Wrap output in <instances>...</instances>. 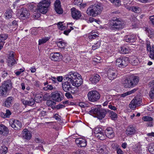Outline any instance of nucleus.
I'll return each mask as SVG.
<instances>
[{
  "mask_svg": "<svg viewBox=\"0 0 154 154\" xmlns=\"http://www.w3.org/2000/svg\"><path fill=\"white\" fill-rule=\"evenodd\" d=\"M128 63V58L127 57L119 58L116 61V65L119 67H125Z\"/></svg>",
  "mask_w": 154,
  "mask_h": 154,
  "instance_id": "obj_7",
  "label": "nucleus"
},
{
  "mask_svg": "<svg viewBox=\"0 0 154 154\" xmlns=\"http://www.w3.org/2000/svg\"><path fill=\"white\" fill-rule=\"evenodd\" d=\"M98 34L96 32H91L89 35V39L92 40L93 39L97 38L98 37Z\"/></svg>",
  "mask_w": 154,
  "mask_h": 154,
  "instance_id": "obj_32",
  "label": "nucleus"
},
{
  "mask_svg": "<svg viewBox=\"0 0 154 154\" xmlns=\"http://www.w3.org/2000/svg\"><path fill=\"white\" fill-rule=\"evenodd\" d=\"M136 90H137L136 89H134L128 92L121 94L120 95V96L122 97H125L127 95H130L131 94L134 93L136 91Z\"/></svg>",
  "mask_w": 154,
  "mask_h": 154,
  "instance_id": "obj_36",
  "label": "nucleus"
},
{
  "mask_svg": "<svg viewBox=\"0 0 154 154\" xmlns=\"http://www.w3.org/2000/svg\"><path fill=\"white\" fill-rule=\"evenodd\" d=\"M149 35L150 38H152L154 36V30L151 29L147 30Z\"/></svg>",
  "mask_w": 154,
  "mask_h": 154,
  "instance_id": "obj_51",
  "label": "nucleus"
},
{
  "mask_svg": "<svg viewBox=\"0 0 154 154\" xmlns=\"http://www.w3.org/2000/svg\"><path fill=\"white\" fill-rule=\"evenodd\" d=\"M14 52L12 51L9 52L7 60L8 65L9 66H13L16 63V61L14 57Z\"/></svg>",
  "mask_w": 154,
  "mask_h": 154,
  "instance_id": "obj_10",
  "label": "nucleus"
},
{
  "mask_svg": "<svg viewBox=\"0 0 154 154\" xmlns=\"http://www.w3.org/2000/svg\"><path fill=\"white\" fill-rule=\"evenodd\" d=\"M50 80H51V82L54 84H58V83L57 82V79L55 77H51V78H49Z\"/></svg>",
  "mask_w": 154,
  "mask_h": 154,
  "instance_id": "obj_55",
  "label": "nucleus"
},
{
  "mask_svg": "<svg viewBox=\"0 0 154 154\" xmlns=\"http://www.w3.org/2000/svg\"><path fill=\"white\" fill-rule=\"evenodd\" d=\"M71 15L74 19H79L82 16L81 12L75 8H73L71 9Z\"/></svg>",
  "mask_w": 154,
  "mask_h": 154,
  "instance_id": "obj_11",
  "label": "nucleus"
},
{
  "mask_svg": "<svg viewBox=\"0 0 154 154\" xmlns=\"http://www.w3.org/2000/svg\"><path fill=\"white\" fill-rule=\"evenodd\" d=\"M111 21L110 24L112 28L119 29H122L124 27L123 21L120 19L114 18Z\"/></svg>",
  "mask_w": 154,
  "mask_h": 154,
  "instance_id": "obj_6",
  "label": "nucleus"
},
{
  "mask_svg": "<svg viewBox=\"0 0 154 154\" xmlns=\"http://www.w3.org/2000/svg\"><path fill=\"white\" fill-rule=\"evenodd\" d=\"M71 84L70 82L66 80L65 82L62 83V88L63 90L65 92H67L71 90H72V88Z\"/></svg>",
  "mask_w": 154,
  "mask_h": 154,
  "instance_id": "obj_13",
  "label": "nucleus"
},
{
  "mask_svg": "<svg viewBox=\"0 0 154 154\" xmlns=\"http://www.w3.org/2000/svg\"><path fill=\"white\" fill-rule=\"evenodd\" d=\"M12 11L11 9H8L5 12V17L7 19H10L12 17Z\"/></svg>",
  "mask_w": 154,
  "mask_h": 154,
  "instance_id": "obj_35",
  "label": "nucleus"
},
{
  "mask_svg": "<svg viewBox=\"0 0 154 154\" xmlns=\"http://www.w3.org/2000/svg\"><path fill=\"white\" fill-rule=\"evenodd\" d=\"M148 150L150 153L154 154V144L152 145H150L149 146Z\"/></svg>",
  "mask_w": 154,
  "mask_h": 154,
  "instance_id": "obj_56",
  "label": "nucleus"
},
{
  "mask_svg": "<svg viewBox=\"0 0 154 154\" xmlns=\"http://www.w3.org/2000/svg\"><path fill=\"white\" fill-rule=\"evenodd\" d=\"M11 126L15 130L20 129L22 127L21 123L18 120H15L10 122Z\"/></svg>",
  "mask_w": 154,
  "mask_h": 154,
  "instance_id": "obj_12",
  "label": "nucleus"
},
{
  "mask_svg": "<svg viewBox=\"0 0 154 154\" xmlns=\"http://www.w3.org/2000/svg\"><path fill=\"white\" fill-rule=\"evenodd\" d=\"M14 98L12 97L7 98L4 103V105L7 107H10L11 105V102L13 100Z\"/></svg>",
  "mask_w": 154,
  "mask_h": 154,
  "instance_id": "obj_26",
  "label": "nucleus"
},
{
  "mask_svg": "<svg viewBox=\"0 0 154 154\" xmlns=\"http://www.w3.org/2000/svg\"><path fill=\"white\" fill-rule=\"evenodd\" d=\"M131 63L133 65L136 66L139 63V60L137 58H134L131 59L130 60Z\"/></svg>",
  "mask_w": 154,
  "mask_h": 154,
  "instance_id": "obj_41",
  "label": "nucleus"
},
{
  "mask_svg": "<svg viewBox=\"0 0 154 154\" xmlns=\"http://www.w3.org/2000/svg\"><path fill=\"white\" fill-rule=\"evenodd\" d=\"M102 129L101 128L99 127H97L94 129V131L95 136L97 135L99 133H101L102 131Z\"/></svg>",
  "mask_w": 154,
  "mask_h": 154,
  "instance_id": "obj_39",
  "label": "nucleus"
},
{
  "mask_svg": "<svg viewBox=\"0 0 154 154\" xmlns=\"http://www.w3.org/2000/svg\"><path fill=\"white\" fill-rule=\"evenodd\" d=\"M100 109L99 108H95L92 109L89 112L91 115H95L97 116V114L98 113Z\"/></svg>",
  "mask_w": 154,
  "mask_h": 154,
  "instance_id": "obj_37",
  "label": "nucleus"
},
{
  "mask_svg": "<svg viewBox=\"0 0 154 154\" xmlns=\"http://www.w3.org/2000/svg\"><path fill=\"white\" fill-rule=\"evenodd\" d=\"M35 141L36 143H44V141L43 140L39 138H35Z\"/></svg>",
  "mask_w": 154,
  "mask_h": 154,
  "instance_id": "obj_60",
  "label": "nucleus"
},
{
  "mask_svg": "<svg viewBox=\"0 0 154 154\" xmlns=\"http://www.w3.org/2000/svg\"><path fill=\"white\" fill-rule=\"evenodd\" d=\"M50 57L52 60L56 61L59 59L60 55L59 52L51 53L50 54Z\"/></svg>",
  "mask_w": 154,
  "mask_h": 154,
  "instance_id": "obj_28",
  "label": "nucleus"
},
{
  "mask_svg": "<svg viewBox=\"0 0 154 154\" xmlns=\"http://www.w3.org/2000/svg\"><path fill=\"white\" fill-rule=\"evenodd\" d=\"M131 21L132 22V26H133V28H136L137 25V23L138 22V20H137L136 18L134 16V15L133 16H131V17L130 18Z\"/></svg>",
  "mask_w": 154,
  "mask_h": 154,
  "instance_id": "obj_30",
  "label": "nucleus"
},
{
  "mask_svg": "<svg viewBox=\"0 0 154 154\" xmlns=\"http://www.w3.org/2000/svg\"><path fill=\"white\" fill-rule=\"evenodd\" d=\"M24 71V69H20L19 70L15 72V74L17 75H19L22 72H23Z\"/></svg>",
  "mask_w": 154,
  "mask_h": 154,
  "instance_id": "obj_62",
  "label": "nucleus"
},
{
  "mask_svg": "<svg viewBox=\"0 0 154 154\" xmlns=\"http://www.w3.org/2000/svg\"><path fill=\"white\" fill-rule=\"evenodd\" d=\"M117 70L115 68H110L107 72V76L109 79L112 80L116 78L118 75Z\"/></svg>",
  "mask_w": 154,
  "mask_h": 154,
  "instance_id": "obj_8",
  "label": "nucleus"
},
{
  "mask_svg": "<svg viewBox=\"0 0 154 154\" xmlns=\"http://www.w3.org/2000/svg\"><path fill=\"white\" fill-rule=\"evenodd\" d=\"M132 2V0H124L123 3L124 5H130Z\"/></svg>",
  "mask_w": 154,
  "mask_h": 154,
  "instance_id": "obj_61",
  "label": "nucleus"
},
{
  "mask_svg": "<svg viewBox=\"0 0 154 154\" xmlns=\"http://www.w3.org/2000/svg\"><path fill=\"white\" fill-rule=\"evenodd\" d=\"M136 132L135 126L131 125L127 128L126 134L128 135H132L134 134Z\"/></svg>",
  "mask_w": 154,
  "mask_h": 154,
  "instance_id": "obj_20",
  "label": "nucleus"
},
{
  "mask_svg": "<svg viewBox=\"0 0 154 154\" xmlns=\"http://www.w3.org/2000/svg\"><path fill=\"white\" fill-rule=\"evenodd\" d=\"M50 38V37H47L39 39L38 40V45H41L46 43L49 39Z\"/></svg>",
  "mask_w": 154,
  "mask_h": 154,
  "instance_id": "obj_40",
  "label": "nucleus"
},
{
  "mask_svg": "<svg viewBox=\"0 0 154 154\" xmlns=\"http://www.w3.org/2000/svg\"><path fill=\"white\" fill-rule=\"evenodd\" d=\"M142 120L145 121L149 122L152 121V118L150 116H144L142 118Z\"/></svg>",
  "mask_w": 154,
  "mask_h": 154,
  "instance_id": "obj_46",
  "label": "nucleus"
},
{
  "mask_svg": "<svg viewBox=\"0 0 154 154\" xmlns=\"http://www.w3.org/2000/svg\"><path fill=\"white\" fill-rule=\"evenodd\" d=\"M104 149L103 147H99L97 149V152L103 154L104 152Z\"/></svg>",
  "mask_w": 154,
  "mask_h": 154,
  "instance_id": "obj_59",
  "label": "nucleus"
},
{
  "mask_svg": "<svg viewBox=\"0 0 154 154\" xmlns=\"http://www.w3.org/2000/svg\"><path fill=\"white\" fill-rule=\"evenodd\" d=\"M21 101L25 105L32 106L35 103V100L33 99H31L29 100H27L23 99H21Z\"/></svg>",
  "mask_w": 154,
  "mask_h": 154,
  "instance_id": "obj_27",
  "label": "nucleus"
},
{
  "mask_svg": "<svg viewBox=\"0 0 154 154\" xmlns=\"http://www.w3.org/2000/svg\"><path fill=\"white\" fill-rule=\"evenodd\" d=\"M120 51L121 53L127 54L130 52L131 49L128 47H121Z\"/></svg>",
  "mask_w": 154,
  "mask_h": 154,
  "instance_id": "obj_31",
  "label": "nucleus"
},
{
  "mask_svg": "<svg viewBox=\"0 0 154 154\" xmlns=\"http://www.w3.org/2000/svg\"><path fill=\"white\" fill-rule=\"evenodd\" d=\"M105 133L106 136L109 138H112L114 137V133L112 128H107L105 131Z\"/></svg>",
  "mask_w": 154,
  "mask_h": 154,
  "instance_id": "obj_18",
  "label": "nucleus"
},
{
  "mask_svg": "<svg viewBox=\"0 0 154 154\" xmlns=\"http://www.w3.org/2000/svg\"><path fill=\"white\" fill-rule=\"evenodd\" d=\"M8 133V130L7 127L3 125H0V134L4 135H7Z\"/></svg>",
  "mask_w": 154,
  "mask_h": 154,
  "instance_id": "obj_25",
  "label": "nucleus"
},
{
  "mask_svg": "<svg viewBox=\"0 0 154 154\" xmlns=\"http://www.w3.org/2000/svg\"><path fill=\"white\" fill-rule=\"evenodd\" d=\"M57 46L62 48H63L66 46V44L63 40L57 41Z\"/></svg>",
  "mask_w": 154,
  "mask_h": 154,
  "instance_id": "obj_33",
  "label": "nucleus"
},
{
  "mask_svg": "<svg viewBox=\"0 0 154 154\" xmlns=\"http://www.w3.org/2000/svg\"><path fill=\"white\" fill-rule=\"evenodd\" d=\"M96 137L101 140H103L105 138V136L104 134L102 132L101 133H99L97 135L95 136Z\"/></svg>",
  "mask_w": 154,
  "mask_h": 154,
  "instance_id": "obj_44",
  "label": "nucleus"
},
{
  "mask_svg": "<svg viewBox=\"0 0 154 154\" xmlns=\"http://www.w3.org/2000/svg\"><path fill=\"white\" fill-rule=\"evenodd\" d=\"M95 9L94 6L89 7L88 8L86 11V13L88 15L92 16L93 17H95L97 16L96 12L95 11Z\"/></svg>",
  "mask_w": 154,
  "mask_h": 154,
  "instance_id": "obj_23",
  "label": "nucleus"
},
{
  "mask_svg": "<svg viewBox=\"0 0 154 154\" xmlns=\"http://www.w3.org/2000/svg\"><path fill=\"white\" fill-rule=\"evenodd\" d=\"M40 17V14L38 13H34L33 15V18L35 19H37Z\"/></svg>",
  "mask_w": 154,
  "mask_h": 154,
  "instance_id": "obj_57",
  "label": "nucleus"
},
{
  "mask_svg": "<svg viewBox=\"0 0 154 154\" xmlns=\"http://www.w3.org/2000/svg\"><path fill=\"white\" fill-rule=\"evenodd\" d=\"M75 142L78 146L81 147H85L87 144L86 140L82 138H78L75 140Z\"/></svg>",
  "mask_w": 154,
  "mask_h": 154,
  "instance_id": "obj_19",
  "label": "nucleus"
},
{
  "mask_svg": "<svg viewBox=\"0 0 154 154\" xmlns=\"http://www.w3.org/2000/svg\"><path fill=\"white\" fill-rule=\"evenodd\" d=\"M149 19L152 24L154 25V15L150 16Z\"/></svg>",
  "mask_w": 154,
  "mask_h": 154,
  "instance_id": "obj_64",
  "label": "nucleus"
},
{
  "mask_svg": "<svg viewBox=\"0 0 154 154\" xmlns=\"http://www.w3.org/2000/svg\"><path fill=\"white\" fill-rule=\"evenodd\" d=\"M46 104L48 106H55L56 103L52 100H48Z\"/></svg>",
  "mask_w": 154,
  "mask_h": 154,
  "instance_id": "obj_53",
  "label": "nucleus"
},
{
  "mask_svg": "<svg viewBox=\"0 0 154 154\" xmlns=\"http://www.w3.org/2000/svg\"><path fill=\"white\" fill-rule=\"evenodd\" d=\"M125 41L128 42H133L135 41V35L132 34L128 35L125 36Z\"/></svg>",
  "mask_w": 154,
  "mask_h": 154,
  "instance_id": "obj_24",
  "label": "nucleus"
},
{
  "mask_svg": "<svg viewBox=\"0 0 154 154\" xmlns=\"http://www.w3.org/2000/svg\"><path fill=\"white\" fill-rule=\"evenodd\" d=\"M133 100H134L137 106H140L142 102V99L139 97H136Z\"/></svg>",
  "mask_w": 154,
  "mask_h": 154,
  "instance_id": "obj_45",
  "label": "nucleus"
},
{
  "mask_svg": "<svg viewBox=\"0 0 154 154\" xmlns=\"http://www.w3.org/2000/svg\"><path fill=\"white\" fill-rule=\"evenodd\" d=\"M51 3L50 0H42L37 5V9L42 14H46Z\"/></svg>",
  "mask_w": 154,
  "mask_h": 154,
  "instance_id": "obj_3",
  "label": "nucleus"
},
{
  "mask_svg": "<svg viewBox=\"0 0 154 154\" xmlns=\"http://www.w3.org/2000/svg\"><path fill=\"white\" fill-rule=\"evenodd\" d=\"M131 11L135 13H138L141 11V9L140 8L137 7L133 6L132 7Z\"/></svg>",
  "mask_w": 154,
  "mask_h": 154,
  "instance_id": "obj_42",
  "label": "nucleus"
},
{
  "mask_svg": "<svg viewBox=\"0 0 154 154\" xmlns=\"http://www.w3.org/2000/svg\"><path fill=\"white\" fill-rule=\"evenodd\" d=\"M149 95L150 98L152 99L154 97V88H151L149 93Z\"/></svg>",
  "mask_w": 154,
  "mask_h": 154,
  "instance_id": "obj_49",
  "label": "nucleus"
},
{
  "mask_svg": "<svg viewBox=\"0 0 154 154\" xmlns=\"http://www.w3.org/2000/svg\"><path fill=\"white\" fill-rule=\"evenodd\" d=\"M94 6L95 9V11L97 16L101 14L103 10L102 5L100 3H99L94 5Z\"/></svg>",
  "mask_w": 154,
  "mask_h": 154,
  "instance_id": "obj_21",
  "label": "nucleus"
},
{
  "mask_svg": "<svg viewBox=\"0 0 154 154\" xmlns=\"http://www.w3.org/2000/svg\"><path fill=\"white\" fill-rule=\"evenodd\" d=\"M139 79L136 76H131L125 79L122 84L125 88H132L136 85L138 82Z\"/></svg>",
  "mask_w": 154,
  "mask_h": 154,
  "instance_id": "obj_2",
  "label": "nucleus"
},
{
  "mask_svg": "<svg viewBox=\"0 0 154 154\" xmlns=\"http://www.w3.org/2000/svg\"><path fill=\"white\" fill-rule=\"evenodd\" d=\"M8 38V35L6 34L0 35V42H3V41L5 40Z\"/></svg>",
  "mask_w": 154,
  "mask_h": 154,
  "instance_id": "obj_50",
  "label": "nucleus"
},
{
  "mask_svg": "<svg viewBox=\"0 0 154 154\" xmlns=\"http://www.w3.org/2000/svg\"><path fill=\"white\" fill-rule=\"evenodd\" d=\"M100 45V42H98L97 43L95 44L92 46V49L95 50L99 48Z\"/></svg>",
  "mask_w": 154,
  "mask_h": 154,
  "instance_id": "obj_52",
  "label": "nucleus"
},
{
  "mask_svg": "<svg viewBox=\"0 0 154 154\" xmlns=\"http://www.w3.org/2000/svg\"><path fill=\"white\" fill-rule=\"evenodd\" d=\"M146 50L149 52V57L154 60V45H151L150 42H147L146 44Z\"/></svg>",
  "mask_w": 154,
  "mask_h": 154,
  "instance_id": "obj_9",
  "label": "nucleus"
},
{
  "mask_svg": "<svg viewBox=\"0 0 154 154\" xmlns=\"http://www.w3.org/2000/svg\"><path fill=\"white\" fill-rule=\"evenodd\" d=\"M109 115L110 117L112 120L115 119L117 117V114L112 111H110L109 113Z\"/></svg>",
  "mask_w": 154,
  "mask_h": 154,
  "instance_id": "obj_47",
  "label": "nucleus"
},
{
  "mask_svg": "<svg viewBox=\"0 0 154 154\" xmlns=\"http://www.w3.org/2000/svg\"><path fill=\"white\" fill-rule=\"evenodd\" d=\"M54 5L55 9L56 12L59 14H62L63 11L61 8L60 2L58 0L56 1Z\"/></svg>",
  "mask_w": 154,
  "mask_h": 154,
  "instance_id": "obj_15",
  "label": "nucleus"
},
{
  "mask_svg": "<svg viewBox=\"0 0 154 154\" xmlns=\"http://www.w3.org/2000/svg\"><path fill=\"white\" fill-rule=\"evenodd\" d=\"M30 70L32 73H34L36 71V69L34 66L31 67L30 69Z\"/></svg>",
  "mask_w": 154,
  "mask_h": 154,
  "instance_id": "obj_63",
  "label": "nucleus"
},
{
  "mask_svg": "<svg viewBox=\"0 0 154 154\" xmlns=\"http://www.w3.org/2000/svg\"><path fill=\"white\" fill-rule=\"evenodd\" d=\"M111 2L116 6H119L121 5L120 0H109Z\"/></svg>",
  "mask_w": 154,
  "mask_h": 154,
  "instance_id": "obj_43",
  "label": "nucleus"
},
{
  "mask_svg": "<svg viewBox=\"0 0 154 154\" xmlns=\"http://www.w3.org/2000/svg\"><path fill=\"white\" fill-rule=\"evenodd\" d=\"M8 151L7 148L5 146L2 147V149L1 150V154H6Z\"/></svg>",
  "mask_w": 154,
  "mask_h": 154,
  "instance_id": "obj_48",
  "label": "nucleus"
},
{
  "mask_svg": "<svg viewBox=\"0 0 154 154\" xmlns=\"http://www.w3.org/2000/svg\"><path fill=\"white\" fill-rule=\"evenodd\" d=\"M57 25L58 29L61 30H63L66 28V26L63 25L62 22L59 23Z\"/></svg>",
  "mask_w": 154,
  "mask_h": 154,
  "instance_id": "obj_54",
  "label": "nucleus"
},
{
  "mask_svg": "<svg viewBox=\"0 0 154 154\" xmlns=\"http://www.w3.org/2000/svg\"><path fill=\"white\" fill-rule=\"evenodd\" d=\"M137 106L134 100H132L129 105V107L132 109H134Z\"/></svg>",
  "mask_w": 154,
  "mask_h": 154,
  "instance_id": "obj_38",
  "label": "nucleus"
},
{
  "mask_svg": "<svg viewBox=\"0 0 154 154\" xmlns=\"http://www.w3.org/2000/svg\"><path fill=\"white\" fill-rule=\"evenodd\" d=\"M66 79L70 82L72 85L75 87H79L82 83L81 75L77 72H71L66 75Z\"/></svg>",
  "mask_w": 154,
  "mask_h": 154,
  "instance_id": "obj_1",
  "label": "nucleus"
},
{
  "mask_svg": "<svg viewBox=\"0 0 154 154\" xmlns=\"http://www.w3.org/2000/svg\"><path fill=\"white\" fill-rule=\"evenodd\" d=\"M106 113V111L104 109H100L97 117L100 119H101L104 117Z\"/></svg>",
  "mask_w": 154,
  "mask_h": 154,
  "instance_id": "obj_29",
  "label": "nucleus"
},
{
  "mask_svg": "<svg viewBox=\"0 0 154 154\" xmlns=\"http://www.w3.org/2000/svg\"><path fill=\"white\" fill-rule=\"evenodd\" d=\"M12 84L10 80L3 82L0 86V96H4L11 88Z\"/></svg>",
  "mask_w": 154,
  "mask_h": 154,
  "instance_id": "obj_4",
  "label": "nucleus"
},
{
  "mask_svg": "<svg viewBox=\"0 0 154 154\" xmlns=\"http://www.w3.org/2000/svg\"><path fill=\"white\" fill-rule=\"evenodd\" d=\"M30 15L29 11L25 8L22 9L21 12L20 14V17L23 19L29 17Z\"/></svg>",
  "mask_w": 154,
  "mask_h": 154,
  "instance_id": "obj_22",
  "label": "nucleus"
},
{
  "mask_svg": "<svg viewBox=\"0 0 154 154\" xmlns=\"http://www.w3.org/2000/svg\"><path fill=\"white\" fill-rule=\"evenodd\" d=\"M82 0H74V4L76 5H80L82 2Z\"/></svg>",
  "mask_w": 154,
  "mask_h": 154,
  "instance_id": "obj_58",
  "label": "nucleus"
},
{
  "mask_svg": "<svg viewBox=\"0 0 154 154\" xmlns=\"http://www.w3.org/2000/svg\"><path fill=\"white\" fill-rule=\"evenodd\" d=\"M51 97L53 100L56 101L60 102L62 100L60 94L58 91L53 92L51 94Z\"/></svg>",
  "mask_w": 154,
  "mask_h": 154,
  "instance_id": "obj_17",
  "label": "nucleus"
},
{
  "mask_svg": "<svg viewBox=\"0 0 154 154\" xmlns=\"http://www.w3.org/2000/svg\"><path fill=\"white\" fill-rule=\"evenodd\" d=\"M100 79V76L98 74H96L91 76L89 80L92 84H95L99 82Z\"/></svg>",
  "mask_w": 154,
  "mask_h": 154,
  "instance_id": "obj_16",
  "label": "nucleus"
},
{
  "mask_svg": "<svg viewBox=\"0 0 154 154\" xmlns=\"http://www.w3.org/2000/svg\"><path fill=\"white\" fill-rule=\"evenodd\" d=\"M22 135L23 139L28 140L31 139L32 136L31 132L26 129H25L23 130Z\"/></svg>",
  "mask_w": 154,
  "mask_h": 154,
  "instance_id": "obj_14",
  "label": "nucleus"
},
{
  "mask_svg": "<svg viewBox=\"0 0 154 154\" xmlns=\"http://www.w3.org/2000/svg\"><path fill=\"white\" fill-rule=\"evenodd\" d=\"M87 96L89 100L91 102L97 101L100 97V95L99 92L95 90L89 91L88 94Z\"/></svg>",
  "mask_w": 154,
  "mask_h": 154,
  "instance_id": "obj_5",
  "label": "nucleus"
},
{
  "mask_svg": "<svg viewBox=\"0 0 154 154\" xmlns=\"http://www.w3.org/2000/svg\"><path fill=\"white\" fill-rule=\"evenodd\" d=\"M42 95L41 94H36L34 98L35 102L37 103H39L42 100Z\"/></svg>",
  "mask_w": 154,
  "mask_h": 154,
  "instance_id": "obj_34",
  "label": "nucleus"
}]
</instances>
